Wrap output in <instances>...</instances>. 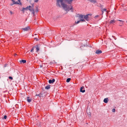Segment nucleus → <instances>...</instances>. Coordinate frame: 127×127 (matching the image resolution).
<instances>
[{
  "label": "nucleus",
  "mask_w": 127,
  "mask_h": 127,
  "mask_svg": "<svg viewBox=\"0 0 127 127\" xmlns=\"http://www.w3.org/2000/svg\"><path fill=\"white\" fill-rule=\"evenodd\" d=\"M56 4L57 6L59 7H62L66 11H68L70 10L72 11L73 9L72 6L71 5H68L66 3L68 4H71L73 0H56Z\"/></svg>",
  "instance_id": "f257e3e1"
},
{
  "label": "nucleus",
  "mask_w": 127,
  "mask_h": 127,
  "mask_svg": "<svg viewBox=\"0 0 127 127\" xmlns=\"http://www.w3.org/2000/svg\"><path fill=\"white\" fill-rule=\"evenodd\" d=\"M34 48H35L36 50V52H38L40 50V45L39 44H37L33 47Z\"/></svg>",
  "instance_id": "f03ea898"
},
{
  "label": "nucleus",
  "mask_w": 127,
  "mask_h": 127,
  "mask_svg": "<svg viewBox=\"0 0 127 127\" xmlns=\"http://www.w3.org/2000/svg\"><path fill=\"white\" fill-rule=\"evenodd\" d=\"M79 18L80 19V21L82 22H85V20L84 19V15H81L79 16Z\"/></svg>",
  "instance_id": "7ed1b4c3"
},
{
  "label": "nucleus",
  "mask_w": 127,
  "mask_h": 127,
  "mask_svg": "<svg viewBox=\"0 0 127 127\" xmlns=\"http://www.w3.org/2000/svg\"><path fill=\"white\" fill-rule=\"evenodd\" d=\"M28 10H29L30 11H32L33 13L34 14V11L33 10V8L31 6H29V7L28 6Z\"/></svg>",
  "instance_id": "20e7f679"
},
{
  "label": "nucleus",
  "mask_w": 127,
  "mask_h": 127,
  "mask_svg": "<svg viewBox=\"0 0 127 127\" xmlns=\"http://www.w3.org/2000/svg\"><path fill=\"white\" fill-rule=\"evenodd\" d=\"M20 0H18V1L15 2H13V4H18L19 5H21L22 3L20 2Z\"/></svg>",
  "instance_id": "39448f33"
},
{
  "label": "nucleus",
  "mask_w": 127,
  "mask_h": 127,
  "mask_svg": "<svg viewBox=\"0 0 127 127\" xmlns=\"http://www.w3.org/2000/svg\"><path fill=\"white\" fill-rule=\"evenodd\" d=\"M89 14H88L85 16L84 15V18L87 21H88L89 20Z\"/></svg>",
  "instance_id": "423d86ee"
},
{
  "label": "nucleus",
  "mask_w": 127,
  "mask_h": 127,
  "mask_svg": "<svg viewBox=\"0 0 127 127\" xmlns=\"http://www.w3.org/2000/svg\"><path fill=\"white\" fill-rule=\"evenodd\" d=\"M55 80L54 79H52V80H49V83L50 84H51L52 83H54V82L55 81Z\"/></svg>",
  "instance_id": "0eeeda50"
},
{
  "label": "nucleus",
  "mask_w": 127,
  "mask_h": 127,
  "mask_svg": "<svg viewBox=\"0 0 127 127\" xmlns=\"http://www.w3.org/2000/svg\"><path fill=\"white\" fill-rule=\"evenodd\" d=\"M84 87H81L80 91L81 92H82V93H84L85 92V90L84 89Z\"/></svg>",
  "instance_id": "6e6552de"
},
{
  "label": "nucleus",
  "mask_w": 127,
  "mask_h": 127,
  "mask_svg": "<svg viewBox=\"0 0 127 127\" xmlns=\"http://www.w3.org/2000/svg\"><path fill=\"white\" fill-rule=\"evenodd\" d=\"M102 53V52L101 50H97L95 52V53L97 54H101Z\"/></svg>",
  "instance_id": "1a4fd4ad"
},
{
  "label": "nucleus",
  "mask_w": 127,
  "mask_h": 127,
  "mask_svg": "<svg viewBox=\"0 0 127 127\" xmlns=\"http://www.w3.org/2000/svg\"><path fill=\"white\" fill-rule=\"evenodd\" d=\"M28 6L26 8H23L22 10V11L24 13L25 10H28Z\"/></svg>",
  "instance_id": "9d476101"
},
{
  "label": "nucleus",
  "mask_w": 127,
  "mask_h": 127,
  "mask_svg": "<svg viewBox=\"0 0 127 127\" xmlns=\"http://www.w3.org/2000/svg\"><path fill=\"white\" fill-rule=\"evenodd\" d=\"M26 98L28 102L30 103L31 102V99L29 97L27 96V97Z\"/></svg>",
  "instance_id": "9b49d317"
},
{
  "label": "nucleus",
  "mask_w": 127,
  "mask_h": 127,
  "mask_svg": "<svg viewBox=\"0 0 127 127\" xmlns=\"http://www.w3.org/2000/svg\"><path fill=\"white\" fill-rule=\"evenodd\" d=\"M30 29V27H28L23 28V30L25 31H27Z\"/></svg>",
  "instance_id": "f8f14e48"
},
{
  "label": "nucleus",
  "mask_w": 127,
  "mask_h": 127,
  "mask_svg": "<svg viewBox=\"0 0 127 127\" xmlns=\"http://www.w3.org/2000/svg\"><path fill=\"white\" fill-rule=\"evenodd\" d=\"M108 100V98H105L104 100V102L105 103H107Z\"/></svg>",
  "instance_id": "ddd939ff"
},
{
  "label": "nucleus",
  "mask_w": 127,
  "mask_h": 127,
  "mask_svg": "<svg viewBox=\"0 0 127 127\" xmlns=\"http://www.w3.org/2000/svg\"><path fill=\"white\" fill-rule=\"evenodd\" d=\"M91 2L95 3L96 2V0H89Z\"/></svg>",
  "instance_id": "4468645a"
},
{
  "label": "nucleus",
  "mask_w": 127,
  "mask_h": 127,
  "mask_svg": "<svg viewBox=\"0 0 127 127\" xmlns=\"http://www.w3.org/2000/svg\"><path fill=\"white\" fill-rule=\"evenodd\" d=\"M116 21L114 20H111L110 21V24H113L114 23H115Z\"/></svg>",
  "instance_id": "2eb2a0df"
},
{
  "label": "nucleus",
  "mask_w": 127,
  "mask_h": 127,
  "mask_svg": "<svg viewBox=\"0 0 127 127\" xmlns=\"http://www.w3.org/2000/svg\"><path fill=\"white\" fill-rule=\"evenodd\" d=\"M50 85H48L45 87V89H49L50 88Z\"/></svg>",
  "instance_id": "dca6fc26"
},
{
  "label": "nucleus",
  "mask_w": 127,
  "mask_h": 127,
  "mask_svg": "<svg viewBox=\"0 0 127 127\" xmlns=\"http://www.w3.org/2000/svg\"><path fill=\"white\" fill-rule=\"evenodd\" d=\"M20 62L21 63H23V64H24L26 62V61L25 60H22L20 61Z\"/></svg>",
  "instance_id": "f3484780"
},
{
  "label": "nucleus",
  "mask_w": 127,
  "mask_h": 127,
  "mask_svg": "<svg viewBox=\"0 0 127 127\" xmlns=\"http://www.w3.org/2000/svg\"><path fill=\"white\" fill-rule=\"evenodd\" d=\"M102 14L103 13V11H105L106 12H107V11L106 10V9L105 8H102Z\"/></svg>",
  "instance_id": "a211bd4d"
},
{
  "label": "nucleus",
  "mask_w": 127,
  "mask_h": 127,
  "mask_svg": "<svg viewBox=\"0 0 127 127\" xmlns=\"http://www.w3.org/2000/svg\"><path fill=\"white\" fill-rule=\"evenodd\" d=\"M71 80V78H69L66 79V82H69Z\"/></svg>",
  "instance_id": "6ab92c4d"
},
{
  "label": "nucleus",
  "mask_w": 127,
  "mask_h": 127,
  "mask_svg": "<svg viewBox=\"0 0 127 127\" xmlns=\"http://www.w3.org/2000/svg\"><path fill=\"white\" fill-rule=\"evenodd\" d=\"M80 21H77V22H76V21H75V23H76V24H78L80 22Z\"/></svg>",
  "instance_id": "aec40b11"
},
{
  "label": "nucleus",
  "mask_w": 127,
  "mask_h": 127,
  "mask_svg": "<svg viewBox=\"0 0 127 127\" xmlns=\"http://www.w3.org/2000/svg\"><path fill=\"white\" fill-rule=\"evenodd\" d=\"M34 48L33 47V48L31 49V52H33V50L34 49V48Z\"/></svg>",
  "instance_id": "412c9836"
},
{
  "label": "nucleus",
  "mask_w": 127,
  "mask_h": 127,
  "mask_svg": "<svg viewBox=\"0 0 127 127\" xmlns=\"http://www.w3.org/2000/svg\"><path fill=\"white\" fill-rule=\"evenodd\" d=\"M41 94H40V93L38 95H36L38 96H39V97H41V96H41Z\"/></svg>",
  "instance_id": "4be33fe9"
},
{
  "label": "nucleus",
  "mask_w": 127,
  "mask_h": 127,
  "mask_svg": "<svg viewBox=\"0 0 127 127\" xmlns=\"http://www.w3.org/2000/svg\"><path fill=\"white\" fill-rule=\"evenodd\" d=\"M40 94H41V96H41V97H43V96H44V95H43V94L42 93H40Z\"/></svg>",
  "instance_id": "5701e85b"
},
{
  "label": "nucleus",
  "mask_w": 127,
  "mask_h": 127,
  "mask_svg": "<svg viewBox=\"0 0 127 127\" xmlns=\"http://www.w3.org/2000/svg\"><path fill=\"white\" fill-rule=\"evenodd\" d=\"M9 78L10 79H11V80H12L13 79V78L11 77V76H9Z\"/></svg>",
  "instance_id": "b1692460"
},
{
  "label": "nucleus",
  "mask_w": 127,
  "mask_h": 127,
  "mask_svg": "<svg viewBox=\"0 0 127 127\" xmlns=\"http://www.w3.org/2000/svg\"><path fill=\"white\" fill-rule=\"evenodd\" d=\"M7 118V116L6 115L4 116V118L5 119H6Z\"/></svg>",
  "instance_id": "393cba45"
},
{
  "label": "nucleus",
  "mask_w": 127,
  "mask_h": 127,
  "mask_svg": "<svg viewBox=\"0 0 127 127\" xmlns=\"http://www.w3.org/2000/svg\"><path fill=\"white\" fill-rule=\"evenodd\" d=\"M115 111V109H113L112 110V111L113 112H114Z\"/></svg>",
  "instance_id": "a878e982"
},
{
  "label": "nucleus",
  "mask_w": 127,
  "mask_h": 127,
  "mask_svg": "<svg viewBox=\"0 0 127 127\" xmlns=\"http://www.w3.org/2000/svg\"><path fill=\"white\" fill-rule=\"evenodd\" d=\"M34 39L36 40V41H37L38 40L37 38H34Z\"/></svg>",
  "instance_id": "bb28decb"
},
{
  "label": "nucleus",
  "mask_w": 127,
  "mask_h": 127,
  "mask_svg": "<svg viewBox=\"0 0 127 127\" xmlns=\"http://www.w3.org/2000/svg\"><path fill=\"white\" fill-rule=\"evenodd\" d=\"M7 64H5L4 65V67H6L7 66Z\"/></svg>",
  "instance_id": "cd10ccee"
},
{
  "label": "nucleus",
  "mask_w": 127,
  "mask_h": 127,
  "mask_svg": "<svg viewBox=\"0 0 127 127\" xmlns=\"http://www.w3.org/2000/svg\"><path fill=\"white\" fill-rule=\"evenodd\" d=\"M118 21H119L120 22H122L123 23L124 22V21H122V20H118Z\"/></svg>",
  "instance_id": "c85d7f7f"
},
{
  "label": "nucleus",
  "mask_w": 127,
  "mask_h": 127,
  "mask_svg": "<svg viewBox=\"0 0 127 127\" xmlns=\"http://www.w3.org/2000/svg\"><path fill=\"white\" fill-rule=\"evenodd\" d=\"M38 1V0H34V1L35 2H37Z\"/></svg>",
  "instance_id": "c756f323"
},
{
  "label": "nucleus",
  "mask_w": 127,
  "mask_h": 127,
  "mask_svg": "<svg viewBox=\"0 0 127 127\" xmlns=\"http://www.w3.org/2000/svg\"><path fill=\"white\" fill-rule=\"evenodd\" d=\"M35 11L36 12H37L38 11V10L37 9H36L35 10Z\"/></svg>",
  "instance_id": "7c9ffc66"
},
{
  "label": "nucleus",
  "mask_w": 127,
  "mask_h": 127,
  "mask_svg": "<svg viewBox=\"0 0 127 127\" xmlns=\"http://www.w3.org/2000/svg\"><path fill=\"white\" fill-rule=\"evenodd\" d=\"M10 12L11 13V14H13L12 12V11H10Z\"/></svg>",
  "instance_id": "2f4dec72"
},
{
  "label": "nucleus",
  "mask_w": 127,
  "mask_h": 127,
  "mask_svg": "<svg viewBox=\"0 0 127 127\" xmlns=\"http://www.w3.org/2000/svg\"><path fill=\"white\" fill-rule=\"evenodd\" d=\"M12 1L13 2H13H15V1L14 0H12Z\"/></svg>",
  "instance_id": "473e14b6"
},
{
  "label": "nucleus",
  "mask_w": 127,
  "mask_h": 127,
  "mask_svg": "<svg viewBox=\"0 0 127 127\" xmlns=\"http://www.w3.org/2000/svg\"><path fill=\"white\" fill-rule=\"evenodd\" d=\"M98 16H99L98 15H96V16H95V17H98Z\"/></svg>",
  "instance_id": "72a5a7b5"
},
{
  "label": "nucleus",
  "mask_w": 127,
  "mask_h": 127,
  "mask_svg": "<svg viewBox=\"0 0 127 127\" xmlns=\"http://www.w3.org/2000/svg\"><path fill=\"white\" fill-rule=\"evenodd\" d=\"M90 114H91V113H90V112H89V115H90Z\"/></svg>",
  "instance_id": "f704fd0d"
},
{
  "label": "nucleus",
  "mask_w": 127,
  "mask_h": 127,
  "mask_svg": "<svg viewBox=\"0 0 127 127\" xmlns=\"http://www.w3.org/2000/svg\"><path fill=\"white\" fill-rule=\"evenodd\" d=\"M13 5V4H11V6H12V5Z\"/></svg>",
  "instance_id": "c9c22d12"
},
{
  "label": "nucleus",
  "mask_w": 127,
  "mask_h": 127,
  "mask_svg": "<svg viewBox=\"0 0 127 127\" xmlns=\"http://www.w3.org/2000/svg\"><path fill=\"white\" fill-rule=\"evenodd\" d=\"M120 26H122V25H120Z\"/></svg>",
  "instance_id": "e433bc0d"
},
{
  "label": "nucleus",
  "mask_w": 127,
  "mask_h": 127,
  "mask_svg": "<svg viewBox=\"0 0 127 127\" xmlns=\"http://www.w3.org/2000/svg\"><path fill=\"white\" fill-rule=\"evenodd\" d=\"M35 35H37V34H35Z\"/></svg>",
  "instance_id": "4c0bfd02"
},
{
  "label": "nucleus",
  "mask_w": 127,
  "mask_h": 127,
  "mask_svg": "<svg viewBox=\"0 0 127 127\" xmlns=\"http://www.w3.org/2000/svg\"><path fill=\"white\" fill-rule=\"evenodd\" d=\"M126 22L127 23V21H126Z\"/></svg>",
  "instance_id": "58836bf2"
}]
</instances>
